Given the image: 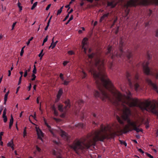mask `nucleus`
I'll use <instances>...</instances> for the list:
<instances>
[{
  "label": "nucleus",
  "mask_w": 158,
  "mask_h": 158,
  "mask_svg": "<svg viewBox=\"0 0 158 158\" xmlns=\"http://www.w3.org/2000/svg\"><path fill=\"white\" fill-rule=\"evenodd\" d=\"M155 36L156 37H158V29L156 31Z\"/></svg>",
  "instance_id": "603ef678"
},
{
  "label": "nucleus",
  "mask_w": 158,
  "mask_h": 158,
  "mask_svg": "<svg viewBox=\"0 0 158 158\" xmlns=\"http://www.w3.org/2000/svg\"><path fill=\"white\" fill-rule=\"evenodd\" d=\"M36 148L37 151H38V152H40L41 151V149L39 147H38L37 146H36Z\"/></svg>",
  "instance_id": "2f4dec72"
},
{
  "label": "nucleus",
  "mask_w": 158,
  "mask_h": 158,
  "mask_svg": "<svg viewBox=\"0 0 158 158\" xmlns=\"http://www.w3.org/2000/svg\"><path fill=\"white\" fill-rule=\"evenodd\" d=\"M156 136H158V129L157 130L156 132Z\"/></svg>",
  "instance_id": "338daca9"
},
{
  "label": "nucleus",
  "mask_w": 158,
  "mask_h": 158,
  "mask_svg": "<svg viewBox=\"0 0 158 158\" xmlns=\"http://www.w3.org/2000/svg\"><path fill=\"white\" fill-rule=\"evenodd\" d=\"M94 54L93 53H92L91 54L89 55L88 57L89 58H91L94 56Z\"/></svg>",
  "instance_id": "a19ab883"
},
{
  "label": "nucleus",
  "mask_w": 158,
  "mask_h": 158,
  "mask_svg": "<svg viewBox=\"0 0 158 158\" xmlns=\"http://www.w3.org/2000/svg\"><path fill=\"white\" fill-rule=\"evenodd\" d=\"M148 63L146 62L143 64V69L144 73L146 74H149L150 73V69L148 67Z\"/></svg>",
  "instance_id": "0eeeda50"
},
{
  "label": "nucleus",
  "mask_w": 158,
  "mask_h": 158,
  "mask_svg": "<svg viewBox=\"0 0 158 158\" xmlns=\"http://www.w3.org/2000/svg\"><path fill=\"white\" fill-rule=\"evenodd\" d=\"M17 4H18V6L19 9L20 11H21V10H22V7L21 5V3L19 2H18Z\"/></svg>",
  "instance_id": "412c9836"
},
{
  "label": "nucleus",
  "mask_w": 158,
  "mask_h": 158,
  "mask_svg": "<svg viewBox=\"0 0 158 158\" xmlns=\"http://www.w3.org/2000/svg\"><path fill=\"white\" fill-rule=\"evenodd\" d=\"M30 121L35 126V130L37 132L38 136V137L39 139H40L43 141L42 138L44 137V133L42 132L41 130L39 128L37 125L31 122V121L29 119Z\"/></svg>",
  "instance_id": "39448f33"
},
{
  "label": "nucleus",
  "mask_w": 158,
  "mask_h": 158,
  "mask_svg": "<svg viewBox=\"0 0 158 158\" xmlns=\"http://www.w3.org/2000/svg\"><path fill=\"white\" fill-rule=\"evenodd\" d=\"M37 2H35L31 8V10L34 9V8H35L36 7V6H37Z\"/></svg>",
  "instance_id": "aec40b11"
},
{
  "label": "nucleus",
  "mask_w": 158,
  "mask_h": 158,
  "mask_svg": "<svg viewBox=\"0 0 158 158\" xmlns=\"http://www.w3.org/2000/svg\"><path fill=\"white\" fill-rule=\"evenodd\" d=\"M97 68L98 70L96 71V69L91 68L89 72L93 74L97 84H99L98 81H100L103 86L111 92L114 97L112 100L107 93L99 86L98 88L101 93L95 90V96L100 97L104 101L108 100L117 104H121L123 107L122 117L124 120H127V124L123 126V120L119 117L117 116V119L120 125L115 123L111 126H102L100 130L88 134L86 137L76 140V152L77 154L84 149H89L92 146H95L96 142L98 141H103L105 139L109 138V135H111V137H113L118 134L125 133L133 130L137 132H142L143 130L139 127V125H137L138 122L132 121L128 118L131 114L130 111L125 104L130 107L138 106L142 110H146L152 112H156L155 104L151 101L146 100L140 102L136 98H131L130 95H128L127 96L122 95L115 89L110 80L107 77L104 71L105 68Z\"/></svg>",
  "instance_id": "f257e3e1"
},
{
  "label": "nucleus",
  "mask_w": 158,
  "mask_h": 158,
  "mask_svg": "<svg viewBox=\"0 0 158 158\" xmlns=\"http://www.w3.org/2000/svg\"><path fill=\"white\" fill-rule=\"evenodd\" d=\"M30 42V41H29L28 40V42L26 43L27 45H28L29 44Z\"/></svg>",
  "instance_id": "e2e57ef3"
},
{
  "label": "nucleus",
  "mask_w": 158,
  "mask_h": 158,
  "mask_svg": "<svg viewBox=\"0 0 158 158\" xmlns=\"http://www.w3.org/2000/svg\"><path fill=\"white\" fill-rule=\"evenodd\" d=\"M75 0H71V1L69 2V4H72Z\"/></svg>",
  "instance_id": "0e129e2a"
},
{
  "label": "nucleus",
  "mask_w": 158,
  "mask_h": 158,
  "mask_svg": "<svg viewBox=\"0 0 158 158\" xmlns=\"http://www.w3.org/2000/svg\"><path fill=\"white\" fill-rule=\"evenodd\" d=\"M63 6H62V7H61L60 9H59V10H58V11H57V15H58L59 14H60L62 11V9H63Z\"/></svg>",
  "instance_id": "5701e85b"
},
{
  "label": "nucleus",
  "mask_w": 158,
  "mask_h": 158,
  "mask_svg": "<svg viewBox=\"0 0 158 158\" xmlns=\"http://www.w3.org/2000/svg\"><path fill=\"white\" fill-rule=\"evenodd\" d=\"M31 77L32 78H31V80L33 81L35 80L36 77V76L35 74H32L31 75Z\"/></svg>",
  "instance_id": "393cba45"
},
{
  "label": "nucleus",
  "mask_w": 158,
  "mask_h": 158,
  "mask_svg": "<svg viewBox=\"0 0 158 158\" xmlns=\"http://www.w3.org/2000/svg\"><path fill=\"white\" fill-rule=\"evenodd\" d=\"M21 80H22V77H19V82H18V85H19L21 83Z\"/></svg>",
  "instance_id": "8fccbe9b"
},
{
  "label": "nucleus",
  "mask_w": 158,
  "mask_h": 158,
  "mask_svg": "<svg viewBox=\"0 0 158 158\" xmlns=\"http://www.w3.org/2000/svg\"><path fill=\"white\" fill-rule=\"evenodd\" d=\"M146 81L148 83L149 85H151L153 87V89L156 91L158 93V91L157 90V87L156 85L155 84L152 83L151 81L149 79H147Z\"/></svg>",
  "instance_id": "6e6552de"
},
{
  "label": "nucleus",
  "mask_w": 158,
  "mask_h": 158,
  "mask_svg": "<svg viewBox=\"0 0 158 158\" xmlns=\"http://www.w3.org/2000/svg\"><path fill=\"white\" fill-rule=\"evenodd\" d=\"M69 15H66L65 17V18L63 20V21H65L67 19L69 18Z\"/></svg>",
  "instance_id": "79ce46f5"
},
{
  "label": "nucleus",
  "mask_w": 158,
  "mask_h": 158,
  "mask_svg": "<svg viewBox=\"0 0 158 158\" xmlns=\"http://www.w3.org/2000/svg\"><path fill=\"white\" fill-rule=\"evenodd\" d=\"M23 111H22L20 113V117H21L22 115V114H23Z\"/></svg>",
  "instance_id": "052dcab7"
},
{
  "label": "nucleus",
  "mask_w": 158,
  "mask_h": 158,
  "mask_svg": "<svg viewBox=\"0 0 158 158\" xmlns=\"http://www.w3.org/2000/svg\"><path fill=\"white\" fill-rule=\"evenodd\" d=\"M31 84L30 83V84H29V86L28 87V91H30L31 90Z\"/></svg>",
  "instance_id": "3c124183"
},
{
  "label": "nucleus",
  "mask_w": 158,
  "mask_h": 158,
  "mask_svg": "<svg viewBox=\"0 0 158 158\" xmlns=\"http://www.w3.org/2000/svg\"><path fill=\"white\" fill-rule=\"evenodd\" d=\"M30 116H31L33 117L36 120V113L35 112L34 113V116L31 115H30Z\"/></svg>",
  "instance_id": "37998d69"
},
{
  "label": "nucleus",
  "mask_w": 158,
  "mask_h": 158,
  "mask_svg": "<svg viewBox=\"0 0 158 158\" xmlns=\"http://www.w3.org/2000/svg\"><path fill=\"white\" fill-rule=\"evenodd\" d=\"M76 126L78 128H83L84 127V125L82 123H79L76 125Z\"/></svg>",
  "instance_id": "6ab92c4d"
},
{
  "label": "nucleus",
  "mask_w": 158,
  "mask_h": 158,
  "mask_svg": "<svg viewBox=\"0 0 158 158\" xmlns=\"http://www.w3.org/2000/svg\"><path fill=\"white\" fill-rule=\"evenodd\" d=\"M52 110L54 111V114L56 116H57L58 115V113L57 111L56 110V108L54 106H53L52 107Z\"/></svg>",
  "instance_id": "dca6fc26"
},
{
  "label": "nucleus",
  "mask_w": 158,
  "mask_h": 158,
  "mask_svg": "<svg viewBox=\"0 0 158 158\" xmlns=\"http://www.w3.org/2000/svg\"><path fill=\"white\" fill-rule=\"evenodd\" d=\"M2 118L3 119V121L4 123H6L7 120V118L6 116H2Z\"/></svg>",
  "instance_id": "7c9ffc66"
},
{
  "label": "nucleus",
  "mask_w": 158,
  "mask_h": 158,
  "mask_svg": "<svg viewBox=\"0 0 158 158\" xmlns=\"http://www.w3.org/2000/svg\"><path fill=\"white\" fill-rule=\"evenodd\" d=\"M70 81H67V80H65L64 81V82L63 84L64 85H67L69 83Z\"/></svg>",
  "instance_id": "4be33fe9"
},
{
  "label": "nucleus",
  "mask_w": 158,
  "mask_h": 158,
  "mask_svg": "<svg viewBox=\"0 0 158 158\" xmlns=\"http://www.w3.org/2000/svg\"><path fill=\"white\" fill-rule=\"evenodd\" d=\"M138 151L139 152H140L142 153H143H143H144V152L143 151V150H142V149H141V148H139V149H138Z\"/></svg>",
  "instance_id": "de8ad7c7"
},
{
  "label": "nucleus",
  "mask_w": 158,
  "mask_h": 158,
  "mask_svg": "<svg viewBox=\"0 0 158 158\" xmlns=\"http://www.w3.org/2000/svg\"><path fill=\"white\" fill-rule=\"evenodd\" d=\"M7 146L9 147H11L12 146H14V144L12 140H10L7 143Z\"/></svg>",
  "instance_id": "2eb2a0df"
},
{
  "label": "nucleus",
  "mask_w": 158,
  "mask_h": 158,
  "mask_svg": "<svg viewBox=\"0 0 158 158\" xmlns=\"http://www.w3.org/2000/svg\"><path fill=\"white\" fill-rule=\"evenodd\" d=\"M27 70H25V73L23 75L24 77H26L27 76Z\"/></svg>",
  "instance_id": "ea45409f"
},
{
  "label": "nucleus",
  "mask_w": 158,
  "mask_h": 158,
  "mask_svg": "<svg viewBox=\"0 0 158 158\" xmlns=\"http://www.w3.org/2000/svg\"><path fill=\"white\" fill-rule=\"evenodd\" d=\"M43 50H42L41 51V52H40V53L39 54V57H40V59H41V58H42L43 56Z\"/></svg>",
  "instance_id": "a878e982"
},
{
  "label": "nucleus",
  "mask_w": 158,
  "mask_h": 158,
  "mask_svg": "<svg viewBox=\"0 0 158 158\" xmlns=\"http://www.w3.org/2000/svg\"><path fill=\"white\" fill-rule=\"evenodd\" d=\"M13 118L12 117V115H11V118L10 121V123H9V128L10 129L11 128V126L13 125Z\"/></svg>",
  "instance_id": "f8f14e48"
},
{
  "label": "nucleus",
  "mask_w": 158,
  "mask_h": 158,
  "mask_svg": "<svg viewBox=\"0 0 158 158\" xmlns=\"http://www.w3.org/2000/svg\"><path fill=\"white\" fill-rule=\"evenodd\" d=\"M53 119L57 122H60V121L61 120L60 119H58V118H53Z\"/></svg>",
  "instance_id": "58836bf2"
},
{
  "label": "nucleus",
  "mask_w": 158,
  "mask_h": 158,
  "mask_svg": "<svg viewBox=\"0 0 158 158\" xmlns=\"http://www.w3.org/2000/svg\"><path fill=\"white\" fill-rule=\"evenodd\" d=\"M33 74H36V67L35 65H34V69L32 71Z\"/></svg>",
  "instance_id": "b1692460"
},
{
  "label": "nucleus",
  "mask_w": 158,
  "mask_h": 158,
  "mask_svg": "<svg viewBox=\"0 0 158 158\" xmlns=\"http://www.w3.org/2000/svg\"><path fill=\"white\" fill-rule=\"evenodd\" d=\"M33 37H31L30 39L29 40H28L29 41H31L33 40Z\"/></svg>",
  "instance_id": "774afa93"
},
{
  "label": "nucleus",
  "mask_w": 158,
  "mask_h": 158,
  "mask_svg": "<svg viewBox=\"0 0 158 158\" xmlns=\"http://www.w3.org/2000/svg\"><path fill=\"white\" fill-rule=\"evenodd\" d=\"M60 117H61L62 118L65 117V114L63 113V114H62L61 115H60Z\"/></svg>",
  "instance_id": "49530a36"
},
{
  "label": "nucleus",
  "mask_w": 158,
  "mask_h": 158,
  "mask_svg": "<svg viewBox=\"0 0 158 158\" xmlns=\"http://www.w3.org/2000/svg\"><path fill=\"white\" fill-rule=\"evenodd\" d=\"M139 84L137 83L135 85V88L136 90H137L138 88L139 87Z\"/></svg>",
  "instance_id": "4c0bfd02"
},
{
  "label": "nucleus",
  "mask_w": 158,
  "mask_h": 158,
  "mask_svg": "<svg viewBox=\"0 0 158 158\" xmlns=\"http://www.w3.org/2000/svg\"><path fill=\"white\" fill-rule=\"evenodd\" d=\"M26 128H27L26 127H24V128L23 129V137L24 138L27 135Z\"/></svg>",
  "instance_id": "f3484780"
},
{
  "label": "nucleus",
  "mask_w": 158,
  "mask_h": 158,
  "mask_svg": "<svg viewBox=\"0 0 158 158\" xmlns=\"http://www.w3.org/2000/svg\"><path fill=\"white\" fill-rule=\"evenodd\" d=\"M73 11V9H71L70 11L68 12V15H69V14Z\"/></svg>",
  "instance_id": "864d4df0"
},
{
  "label": "nucleus",
  "mask_w": 158,
  "mask_h": 158,
  "mask_svg": "<svg viewBox=\"0 0 158 158\" xmlns=\"http://www.w3.org/2000/svg\"><path fill=\"white\" fill-rule=\"evenodd\" d=\"M2 110V107L0 108V114H1Z\"/></svg>",
  "instance_id": "680f3d73"
},
{
  "label": "nucleus",
  "mask_w": 158,
  "mask_h": 158,
  "mask_svg": "<svg viewBox=\"0 0 158 158\" xmlns=\"http://www.w3.org/2000/svg\"><path fill=\"white\" fill-rule=\"evenodd\" d=\"M51 6V4H49L46 8V10H48L50 8Z\"/></svg>",
  "instance_id": "c03bdc74"
},
{
  "label": "nucleus",
  "mask_w": 158,
  "mask_h": 158,
  "mask_svg": "<svg viewBox=\"0 0 158 158\" xmlns=\"http://www.w3.org/2000/svg\"><path fill=\"white\" fill-rule=\"evenodd\" d=\"M117 2L115 1H113L108 2V6L113 8L116 5Z\"/></svg>",
  "instance_id": "1a4fd4ad"
},
{
  "label": "nucleus",
  "mask_w": 158,
  "mask_h": 158,
  "mask_svg": "<svg viewBox=\"0 0 158 158\" xmlns=\"http://www.w3.org/2000/svg\"><path fill=\"white\" fill-rule=\"evenodd\" d=\"M80 68L81 69V71L80 70H78V71H80V72H81V73H82V74H81V76H82V78H85L86 77V76L87 74L85 73V72H84V71L83 70V69L82 67H81Z\"/></svg>",
  "instance_id": "9d476101"
},
{
  "label": "nucleus",
  "mask_w": 158,
  "mask_h": 158,
  "mask_svg": "<svg viewBox=\"0 0 158 158\" xmlns=\"http://www.w3.org/2000/svg\"><path fill=\"white\" fill-rule=\"evenodd\" d=\"M17 23V22H15L13 24V25H12V30H13L14 29V27L15 26L16 24Z\"/></svg>",
  "instance_id": "72a5a7b5"
},
{
  "label": "nucleus",
  "mask_w": 158,
  "mask_h": 158,
  "mask_svg": "<svg viewBox=\"0 0 158 158\" xmlns=\"http://www.w3.org/2000/svg\"><path fill=\"white\" fill-rule=\"evenodd\" d=\"M36 85H34L33 86V89H34L35 90H36Z\"/></svg>",
  "instance_id": "13d9d810"
},
{
  "label": "nucleus",
  "mask_w": 158,
  "mask_h": 158,
  "mask_svg": "<svg viewBox=\"0 0 158 158\" xmlns=\"http://www.w3.org/2000/svg\"><path fill=\"white\" fill-rule=\"evenodd\" d=\"M63 93L62 90L61 89H60L58 92L57 95V97L58 99H59L62 95Z\"/></svg>",
  "instance_id": "4468645a"
},
{
  "label": "nucleus",
  "mask_w": 158,
  "mask_h": 158,
  "mask_svg": "<svg viewBox=\"0 0 158 158\" xmlns=\"http://www.w3.org/2000/svg\"><path fill=\"white\" fill-rule=\"evenodd\" d=\"M3 38V35L2 34H0V40L2 39Z\"/></svg>",
  "instance_id": "69168bd1"
},
{
  "label": "nucleus",
  "mask_w": 158,
  "mask_h": 158,
  "mask_svg": "<svg viewBox=\"0 0 158 158\" xmlns=\"http://www.w3.org/2000/svg\"><path fill=\"white\" fill-rule=\"evenodd\" d=\"M111 46H109L107 48L108 51L106 52V54H108L110 52V51L111 49Z\"/></svg>",
  "instance_id": "bb28decb"
},
{
  "label": "nucleus",
  "mask_w": 158,
  "mask_h": 158,
  "mask_svg": "<svg viewBox=\"0 0 158 158\" xmlns=\"http://www.w3.org/2000/svg\"><path fill=\"white\" fill-rule=\"evenodd\" d=\"M19 88H20V86H19V87L17 88V91H16V94H17V93H18V91H19Z\"/></svg>",
  "instance_id": "4d7b16f0"
},
{
  "label": "nucleus",
  "mask_w": 158,
  "mask_h": 158,
  "mask_svg": "<svg viewBox=\"0 0 158 158\" xmlns=\"http://www.w3.org/2000/svg\"><path fill=\"white\" fill-rule=\"evenodd\" d=\"M8 76H10L11 75V71H10V70H8Z\"/></svg>",
  "instance_id": "6e6d98bb"
},
{
  "label": "nucleus",
  "mask_w": 158,
  "mask_h": 158,
  "mask_svg": "<svg viewBox=\"0 0 158 158\" xmlns=\"http://www.w3.org/2000/svg\"><path fill=\"white\" fill-rule=\"evenodd\" d=\"M87 41L88 38L85 37L83 39L82 42V49H84V51L85 54L86 53V51L88 47Z\"/></svg>",
  "instance_id": "423d86ee"
},
{
  "label": "nucleus",
  "mask_w": 158,
  "mask_h": 158,
  "mask_svg": "<svg viewBox=\"0 0 158 158\" xmlns=\"http://www.w3.org/2000/svg\"><path fill=\"white\" fill-rule=\"evenodd\" d=\"M129 12V9H127L125 11V13H126L125 16H126L128 14Z\"/></svg>",
  "instance_id": "c9c22d12"
},
{
  "label": "nucleus",
  "mask_w": 158,
  "mask_h": 158,
  "mask_svg": "<svg viewBox=\"0 0 158 158\" xmlns=\"http://www.w3.org/2000/svg\"><path fill=\"white\" fill-rule=\"evenodd\" d=\"M146 155L150 158H153V157L150 154L146 152L145 153Z\"/></svg>",
  "instance_id": "473e14b6"
},
{
  "label": "nucleus",
  "mask_w": 158,
  "mask_h": 158,
  "mask_svg": "<svg viewBox=\"0 0 158 158\" xmlns=\"http://www.w3.org/2000/svg\"><path fill=\"white\" fill-rule=\"evenodd\" d=\"M40 97H38L37 98V99H36V102H37V103H39V98H40Z\"/></svg>",
  "instance_id": "5fc2aeb1"
},
{
  "label": "nucleus",
  "mask_w": 158,
  "mask_h": 158,
  "mask_svg": "<svg viewBox=\"0 0 158 158\" xmlns=\"http://www.w3.org/2000/svg\"><path fill=\"white\" fill-rule=\"evenodd\" d=\"M6 108H5V109L3 110V112L2 116H6Z\"/></svg>",
  "instance_id": "cd10ccee"
},
{
  "label": "nucleus",
  "mask_w": 158,
  "mask_h": 158,
  "mask_svg": "<svg viewBox=\"0 0 158 158\" xmlns=\"http://www.w3.org/2000/svg\"><path fill=\"white\" fill-rule=\"evenodd\" d=\"M19 73L21 74V76H20L21 77H22L23 76V72L22 71L20 72Z\"/></svg>",
  "instance_id": "bf43d9fd"
},
{
  "label": "nucleus",
  "mask_w": 158,
  "mask_h": 158,
  "mask_svg": "<svg viewBox=\"0 0 158 158\" xmlns=\"http://www.w3.org/2000/svg\"><path fill=\"white\" fill-rule=\"evenodd\" d=\"M73 15H71V16H70V18H69V21H70L71 20H73Z\"/></svg>",
  "instance_id": "09e8293b"
},
{
  "label": "nucleus",
  "mask_w": 158,
  "mask_h": 158,
  "mask_svg": "<svg viewBox=\"0 0 158 158\" xmlns=\"http://www.w3.org/2000/svg\"><path fill=\"white\" fill-rule=\"evenodd\" d=\"M9 93V91H8L5 95L4 98V104H6L7 99L8 95Z\"/></svg>",
  "instance_id": "ddd939ff"
},
{
  "label": "nucleus",
  "mask_w": 158,
  "mask_h": 158,
  "mask_svg": "<svg viewBox=\"0 0 158 158\" xmlns=\"http://www.w3.org/2000/svg\"><path fill=\"white\" fill-rule=\"evenodd\" d=\"M24 52V50H21V51L20 53V55L21 56H22L23 55Z\"/></svg>",
  "instance_id": "a18cd8bd"
},
{
  "label": "nucleus",
  "mask_w": 158,
  "mask_h": 158,
  "mask_svg": "<svg viewBox=\"0 0 158 158\" xmlns=\"http://www.w3.org/2000/svg\"><path fill=\"white\" fill-rule=\"evenodd\" d=\"M64 103L65 104V106L64 108H63V106L62 104H60L58 105V109L60 112L65 111L64 109L66 110L70 108V101L69 100H67L65 101Z\"/></svg>",
  "instance_id": "20e7f679"
},
{
  "label": "nucleus",
  "mask_w": 158,
  "mask_h": 158,
  "mask_svg": "<svg viewBox=\"0 0 158 158\" xmlns=\"http://www.w3.org/2000/svg\"><path fill=\"white\" fill-rule=\"evenodd\" d=\"M68 53L69 55H71L74 54V52L73 51H68Z\"/></svg>",
  "instance_id": "c756f323"
},
{
  "label": "nucleus",
  "mask_w": 158,
  "mask_h": 158,
  "mask_svg": "<svg viewBox=\"0 0 158 158\" xmlns=\"http://www.w3.org/2000/svg\"><path fill=\"white\" fill-rule=\"evenodd\" d=\"M48 35H47L46 38H45V39H44V40H43V43H45V42H47L48 40Z\"/></svg>",
  "instance_id": "e433bc0d"
},
{
  "label": "nucleus",
  "mask_w": 158,
  "mask_h": 158,
  "mask_svg": "<svg viewBox=\"0 0 158 158\" xmlns=\"http://www.w3.org/2000/svg\"><path fill=\"white\" fill-rule=\"evenodd\" d=\"M44 122L45 125L48 127L49 131L53 134V136L55 135L54 133H56V134H59L61 135V137L64 140H67L68 139L69 137V136L67 133L60 129L58 131H56L52 129L51 127L48 125L47 123L46 119L44 118Z\"/></svg>",
  "instance_id": "f03ea898"
},
{
  "label": "nucleus",
  "mask_w": 158,
  "mask_h": 158,
  "mask_svg": "<svg viewBox=\"0 0 158 158\" xmlns=\"http://www.w3.org/2000/svg\"><path fill=\"white\" fill-rule=\"evenodd\" d=\"M69 61H64L63 63V64L64 66H65L69 63Z\"/></svg>",
  "instance_id": "c85d7f7f"
},
{
  "label": "nucleus",
  "mask_w": 158,
  "mask_h": 158,
  "mask_svg": "<svg viewBox=\"0 0 158 158\" xmlns=\"http://www.w3.org/2000/svg\"><path fill=\"white\" fill-rule=\"evenodd\" d=\"M109 13H107L106 14L103 15L101 17L100 19V22H101L105 19L107 18L108 16L109 15Z\"/></svg>",
  "instance_id": "9b49d317"
},
{
  "label": "nucleus",
  "mask_w": 158,
  "mask_h": 158,
  "mask_svg": "<svg viewBox=\"0 0 158 158\" xmlns=\"http://www.w3.org/2000/svg\"><path fill=\"white\" fill-rule=\"evenodd\" d=\"M56 45L54 43V42H52L50 46L49 47V49L51 48L52 49L55 47Z\"/></svg>",
  "instance_id": "a211bd4d"
},
{
  "label": "nucleus",
  "mask_w": 158,
  "mask_h": 158,
  "mask_svg": "<svg viewBox=\"0 0 158 158\" xmlns=\"http://www.w3.org/2000/svg\"><path fill=\"white\" fill-rule=\"evenodd\" d=\"M63 76V75L62 73H61L60 74V77L63 81H64V78Z\"/></svg>",
  "instance_id": "f704fd0d"
},
{
  "label": "nucleus",
  "mask_w": 158,
  "mask_h": 158,
  "mask_svg": "<svg viewBox=\"0 0 158 158\" xmlns=\"http://www.w3.org/2000/svg\"><path fill=\"white\" fill-rule=\"evenodd\" d=\"M120 54H118L117 53H114L115 55H116L117 56H121L122 55H126L127 56V57L128 59H130L132 56V54L131 53V52L125 49V47L124 46H123L122 47H120Z\"/></svg>",
  "instance_id": "7ed1b4c3"
}]
</instances>
